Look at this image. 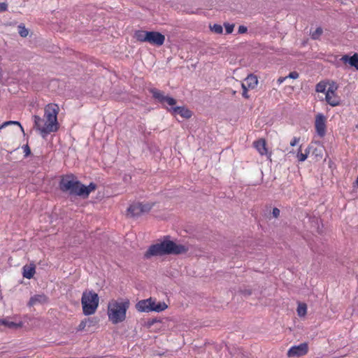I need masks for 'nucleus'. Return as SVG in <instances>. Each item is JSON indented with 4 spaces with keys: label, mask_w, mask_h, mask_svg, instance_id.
<instances>
[{
    "label": "nucleus",
    "mask_w": 358,
    "mask_h": 358,
    "mask_svg": "<svg viewBox=\"0 0 358 358\" xmlns=\"http://www.w3.org/2000/svg\"><path fill=\"white\" fill-rule=\"evenodd\" d=\"M82 183L77 180L73 174L63 176L59 182V189L63 192H69L70 194L79 196V190Z\"/></svg>",
    "instance_id": "423d86ee"
},
{
    "label": "nucleus",
    "mask_w": 358,
    "mask_h": 358,
    "mask_svg": "<svg viewBox=\"0 0 358 358\" xmlns=\"http://www.w3.org/2000/svg\"><path fill=\"white\" fill-rule=\"evenodd\" d=\"M253 146L261 156L268 155V158H271V154H268L266 142L264 138H259L257 141H254Z\"/></svg>",
    "instance_id": "4468645a"
},
{
    "label": "nucleus",
    "mask_w": 358,
    "mask_h": 358,
    "mask_svg": "<svg viewBox=\"0 0 358 358\" xmlns=\"http://www.w3.org/2000/svg\"><path fill=\"white\" fill-rule=\"evenodd\" d=\"M36 273V266L34 264L24 265L22 267V275L27 279H31Z\"/></svg>",
    "instance_id": "f3484780"
},
{
    "label": "nucleus",
    "mask_w": 358,
    "mask_h": 358,
    "mask_svg": "<svg viewBox=\"0 0 358 358\" xmlns=\"http://www.w3.org/2000/svg\"><path fill=\"white\" fill-rule=\"evenodd\" d=\"M247 31H248V28L246 27H245L243 25L239 26L238 31L239 34H245L247 32Z\"/></svg>",
    "instance_id": "f704fd0d"
},
{
    "label": "nucleus",
    "mask_w": 358,
    "mask_h": 358,
    "mask_svg": "<svg viewBox=\"0 0 358 358\" xmlns=\"http://www.w3.org/2000/svg\"><path fill=\"white\" fill-rule=\"evenodd\" d=\"M48 302V297L44 294H35L31 296L27 303L29 307L34 306L36 304H45Z\"/></svg>",
    "instance_id": "2eb2a0df"
},
{
    "label": "nucleus",
    "mask_w": 358,
    "mask_h": 358,
    "mask_svg": "<svg viewBox=\"0 0 358 358\" xmlns=\"http://www.w3.org/2000/svg\"><path fill=\"white\" fill-rule=\"evenodd\" d=\"M327 84L324 82H320L316 85L315 91L317 92L325 93L327 90Z\"/></svg>",
    "instance_id": "4be33fe9"
},
{
    "label": "nucleus",
    "mask_w": 358,
    "mask_h": 358,
    "mask_svg": "<svg viewBox=\"0 0 358 358\" xmlns=\"http://www.w3.org/2000/svg\"><path fill=\"white\" fill-rule=\"evenodd\" d=\"M152 96L157 99L160 103L163 105L166 109L169 108L167 106L171 108L175 107L176 104V100L173 97L164 95V92L158 89L153 88L150 90Z\"/></svg>",
    "instance_id": "1a4fd4ad"
},
{
    "label": "nucleus",
    "mask_w": 358,
    "mask_h": 358,
    "mask_svg": "<svg viewBox=\"0 0 358 358\" xmlns=\"http://www.w3.org/2000/svg\"><path fill=\"white\" fill-rule=\"evenodd\" d=\"M152 207V204L149 203H136L130 205L127 209V215L130 217H137L141 215L143 213H146L150 210Z\"/></svg>",
    "instance_id": "9d476101"
},
{
    "label": "nucleus",
    "mask_w": 358,
    "mask_h": 358,
    "mask_svg": "<svg viewBox=\"0 0 358 358\" xmlns=\"http://www.w3.org/2000/svg\"><path fill=\"white\" fill-rule=\"evenodd\" d=\"M287 78V76H285V77H280L278 80H277V83L278 85H281L283 82L285 81V80Z\"/></svg>",
    "instance_id": "c9c22d12"
},
{
    "label": "nucleus",
    "mask_w": 358,
    "mask_h": 358,
    "mask_svg": "<svg viewBox=\"0 0 358 358\" xmlns=\"http://www.w3.org/2000/svg\"><path fill=\"white\" fill-rule=\"evenodd\" d=\"M357 70H358V66H357Z\"/></svg>",
    "instance_id": "a19ab883"
},
{
    "label": "nucleus",
    "mask_w": 358,
    "mask_h": 358,
    "mask_svg": "<svg viewBox=\"0 0 358 358\" xmlns=\"http://www.w3.org/2000/svg\"><path fill=\"white\" fill-rule=\"evenodd\" d=\"M188 248L182 245H178L172 241H164L152 245L145 252L144 257L149 259L152 256H162L166 254L180 255L186 253Z\"/></svg>",
    "instance_id": "f03ea898"
},
{
    "label": "nucleus",
    "mask_w": 358,
    "mask_h": 358,
    "mask_svg": "<svg viewBox=\"0 0 358 358\" xmlns=\"http://www.w3.org/2000/svg\"><path fill=\"white\" fill-rule=\"evenodd\" d=\"M8 9V5L6 3H0V13L6 11Z\"/></svg>",
    "instance_id": "2f4dec72"
},
{
    "label": "nucleus",
    "mask_w": 358,
    "mask_h": 358,
    "mask_svg": "<svg viewBox=\"0 0 358 358\" xmlns=\"http://www.w3.org/2000/svg\"><path fill=\"white\" fill-rule=\"evenodd\" d=\"M337 90L338 85L333 82L329 85L325 94L327 103L333 107L339 106L341 103V97L336 92Z\"/></svg>",
    "instance_id": "6e6552de"
},
{
    "label": "nucleus",
    "mask_w": 358,
    "mask_h": 358,
    "mask_svg": "<svg viewBox=\"0 0 358 358\" xmlns=\"http://www.w3.org/2000/svg\"><path fill=\"white\" fill-rule=\"evenodd\" d=\"M151 299H147L139 301L136 304V308L139 312H157L160 313L165 310L168 308V305L166 303H159L155 308L150 306Z\"/></svg>",
    "instance_id": "0eeeda50"
},
{
    "label": "nucleus",
    "mask_w": 358,
    "mask_h": 358,
    "mask_svg": "<svg viewBox=\"0 0 358 358\" xmlns=\"http://www.w3.org/2000/svg\"><path fill=\"white\" fill-rule=\"evenodd\" d=\"M99 299L98 294L93 291L85 290L81 298V304L84 315L94 314L99 306Z\"/></svg>",
    "instance_id": "20e7f679"
},
{
    "label": "nucleus",
    "mask_w": 358,
    "mask_h": 358,
    "mask_svg": "<svg viewBox=\"0 0 358 358\" xmlns=\"http://www.w3.org/2000/svg\"><path fill=\"white\" fill-rule=\"evenodd\" d=\"M167 110L171 112L172 115H180L182 117L185 119H189L192 115L191 110L185 106H176L167 108Z\"/></svg>",
    "instance_id": "ddd939ff"
},
{
    "label": "nucleus",
    "mask_w": 358,
    "mask_h": 358,
    "mask_svg": "<svg viewBox=\"0 0 358 358\" xmlns=\"http://www.w3.org/2000/svg\"><path fill=\"white\" fill-rule=\"evenodd\" d=\"M210 30L217 34H220L223 31V28L220 24H214L213 26H210Z\"/></svg>",
    "instance_id": "5701e85b"
},
{
    "label": "nucleus",
    "mask_w": 358,
    "mask_h": 358,
    "mask_svg": "<svg viewBox=\"0 0 358 358\" xmlns=\"http://www.w3.org/2000/svg\"><path fill=\"white\" fill-rule=\"evenodd\" d=\"M308 351V345L306 343H303L299 345H294L290 348L287 352L289 357H301L306 355Z\"/></svg>",
    "instance_id": "f8f14e48"
},
{
    "label": "nucleus",
    "mask_w": 358,
    "mask_h": 358,
    "mask_svg": "<svg viewBox=\"0 0 358 358\" xmlns=\"http://www.w3.org/2000/svg\"><path fill=\"white\" fill-rule=\"evenodd\" d=\"M309 153H310V150H309V149H306V150H305V152H304L303 154H307V157H308V155H309Z\"/></svg>",
    "instance_id": "4c0bfd02"
},
{
    "label": "nucleus",
    "mask_w": 358,
    "mask_h": 358,
    "mask_svg": "<svg viewBox=\"0 0 358 358\" xmlns=\"http://www.w3.org/2000/svg\"><path fill=\"white\" fill-rule=\"evenodd\" d=\"M129 304L130 303L128 299L112 300L110 301L108 305L107 311L108 320L115 324L124 321Z\"/></svg>",
    "instance_id": "7ed1b4c3"
},
{
    "label": "nucleus",
    "mask_w": 358,
    "mask_h": 358,
    "mask_svg": "<svg viewBox=\"0 0 358 358\" xmlns=\"http://www.w3.org/2000/svg\"><path fill=\"white\" fill-rule=\"evenodd\" d=\"M287 76V78H292V79H297L299 76V74L296 71H292L289 73Z\"/></svg>",
    "instance_id": "c756f323"
},
{
    "label": "nucleus",
    "mask_w": 358,
    "mask_h": 358,
    "mask_svg": "<svg viewBox=\"0 0 358 358\" xmlns=\"http://www.w3.org/2000/svg\"><path fill=\"white\" fill-rule=\"evenodd\" d=\"M341 60L343 62H348L349 64L354 66L357 70L358 67V54L355 53L352 57H348V55H344L342 57Z\"/></svg>",
    "instance_id": "6ab92c4d"
},
{
    "label": "nucleus",
    "mask_w": 358,
    "mask_h": 358,
    "mask_svg": "<svg viewBox=\"0 0 358 358\" xmlns=\"http://www.w3.org/2000/svg\"><path fill=\"white\" fill-rule=\"evenodd\" d=\"M18 28H19V34L22 37H26L28 35L29 31L24 26L20 25L18 27Z\"/></svg>",
    "instance_id": "bb28decb"
},
{
    "label": "nucleus",
    "mask_w": 358,
    "mask_h": 358,
    "mask_svg": "<svg viewBox=\"0 0 358 358\" xmlns=\"http://www.w3.org/2000/svg\"><path fill=\"white\" fill-rule=\"evenodd\" d=\"M280 210L278 208H274L272 211L273 216L275 218L278 217L280 215Z\"/></svg>",
    "instance_id": "72a5a7b5"
},
{
    "label": "nucleus",
    "mask_w": 358,
    "mask_h": 358,
    "mask_svg": "<svg viewBox=\"0 0 358 358\" xmlns=\"http://www.w3.org/2000/svg\"><path fill=\"white\" fill-rule=\"evenodd\" d=\"M3 323V319H0V327H2Z\"/></svg>",
    "instance_id": "58836bf2"
},
{
    "label": "nucleus",
    "mask_w": 358,
    "mask_h": 358,
    "mask_svg": "<svg viewBox=\"0 0 358 358\" xmlns=\"http://www.w3.org/2000/svg\"><path fill=\"white\" fill-rule=\"evenodd\" d=\"M241 87H242V89H243V92H242V96L245 98V99H249L250 98V96L248 93V91L250 90L249 88L246 87L244 86V85H241Z\"/></svg>",
    "instance_id": "cd10ccee"
},
{
    "label": "nucleus",
    "mask_w": 358,
    "mask_h": 358,
    "mask_svg": "<svg viewBox=\"0 0 358 358\" xmlns=\"http://www.w3.org/2000/svg\"><path fill=\"white\" fill-rule=\"evenodd\" d=\"M134 37L138 41L148 42L151 45L161 46L165 41V36L158 31H148L138 30L134 34Z\"/></svg>",
    "instance_id": "39448f33"
},
{
    "label": "nucleus",
    "mask_w": 358,
    "mask_h": 358,
    "mask_svg": "<svg viewBox=\"0 0 358 358\" xmlns=\"http://www.w3.org/2000/svg\"><path fill=\"white\" fill-rule=\"evenodd\" d=\"M296 312L299 317H304L307 313V305L304 303H299Z\"/></svg>",
    "instance_id": "412c9836"
},
{
    "label": "nucleus",
    "mask_w": 358,
    "mask_h": 358,
    "mask_svg": "<svg viewBox=\"0 0 358 358\" xmlns=\"http://www.w3.org/2000/svg\"><path fill=\"white\" fill-rule=\"evenodd\" d=\"M24 151L25 152L26 156L29 155L31 153L30 148L27 145L24 147Z\"/></svg>",
    "instance_id": "e433bc0d"
},
{
    "label": "nucleus",
    "mask_w": 358,
    "mask_h": 358,
    "mask_svg": "<svg viewBox=\"0 0 358 358\" xmlns=\"http://www.w3.org/2000/svg\"><path fill=\"white\" fill-rule=\"evenodd\" d=\"M299 141H300L299 137H294L290 142V145L295 146L299 142Z\"/></svg>",
    "instance_id": "473e14b6"
},
{
    "label": "nucleus",
    "mask_w": 358,
    "mask_h": 358,
    "mask_svg": "<svg viewBox=\"0 0 358 358\" xmlns=\"http://www.w3.org/2000/svg\"><path fill=\"white\" fill-rule=\"evenodd\" d=\"M149 299H151V301H150V306L151 307H153V308H155L156 306H157L159 303H162V301H157V299H155V298H149Z\"/></svg>",
    "instance_id": "c85d7f7f"
},
{
    "label": "nucleus",
    "mask_w": 358,
    "mask_h": 358,
    "mask_svg": "<svg viewBox=\"0 0 358 358\" xmlns=\"http://www.w3.org/2000/svg\"><path fill=\"white\" fill-rule=\"evenodd\" d=\"M296 157L299 162H304L307 159V154H303L301 152V145H300L298 150Z\"/></svg>",
    "instance_id": "393cba45"
},
{
    "label": "nucleus",
    "mask_w": 358,
    "mask_h": 358,
    "mask_svg": "<svg viewBox=\"0 0 358 358\" xmlns=\"http://www.w3.org/2000/svg\"><path fill=\"white\" fill-rule=\"evenodd\" d=\"M86 324H87V322L85 320H83L80 322V323L79 324L78 327V331H83L85 329V327H86Z\"/></svg>",
    "instance_id": "7c9ffc66"
},
{
    "label": "nucleus",
    "mask_w": 358,
    "mask_h": 358,
    "mask_svg": "<svg viewBox=\"0 0 358 358\" xmlns=\"http://www.w3.org/2000/svg\"><path fill=\"white\" fill-rule=\"evenodd\" d=\"M59 112V106L56 103H50L45 106L43 117L36 115L33 116L34 128L38 131L43 138H45L50 134L58 131L59 128L57 121Z\"/></svg>",
    "instance_id": "f257e3e1"
},
{
    "label": "nucleus",
    "mask_w": 358,
    "mask_h": 358,
    "mask_svg": "<svg viewBox=\"0 0 358 358\" xmlns=\"http://www.w3.org/2000/svg\"><path fill=\"white\" fill-rule=\"evenodd\" d=\"M355 183H356V185L358 187V176H357V180L355 181Z\"/></svg>",
    "instance_id": "ea45409f"
},
{
    "label": "nucleus",
    "mask_w": 358,
    "mask_h": 358,
    "mask_svg": "<svg viewBox=\"0 0 358 358\" xmlns=\"http://www.w3.org/2000/svg\"><path fill=\"white\" fill-rule=\"evenodd\" d=\"M327 117L322 113H318L315 116V129L317 135L322 138L325 136L327 131Z\"/></svg>",
    "instance_id": "9b49d317"
},
{
    "label": "nucleus",
    "mask_w": 358,
    "mask_h": 358,
    "mask_svg": "<svg viewBox=\"0 0 358 358\" xmlns=\"http://www.w3.org/2000/svg\"><path fill=\"white\" fill-rule=\"evenodd\" d=\"M322 32H323L322 29L321 27H317L315 29V31H314L313 32L311 33V34H310L311 38L314 40H317L320 37Z\"/></svg>",
    "instance_id": "b1692460"
},
{
    "label": "nucleus",
    "mask_w": 358,
    "mask_h": 358,
    "mask_svg": "<svg viewBox=\"0 0 358 358\" xmlns=\"http://www.w3.org/2000/svg\"><path fill=\"white\" fill-rule=\"evenodd\" d=\"M96 189V185L94 182H90L88 186L81 185V187L79 190V196L83 198H87L90 194Z\"/></svg>",
    "instance_id": "dca6fc26"
},
{
    "label": "nucleus",
    "mask_w": 358,
    "mask_h": 358,
    "mask_svg": "<svg viewBox=\"0 0 358 358\" xmlns=\"http://www.w3.org/2000/svg\"><path fill=\"white\" fill-rule=\"evenodd\" d=\"M225 31L227 34H231L234 31V24L224 23Z\"/></svg>",
    "instance_id": "a878e982"
},
{
    "label": "nucleus",
    "mask_w": 358,
    "mask_h": 358,
    "mask_svg": "<svg viewBox=\"0 0 358 358\" xmlns=\"http://www.w3.org/2000/svg\"><path fill=\"white\" fill-rule=\"evenodd\" d=\"M3 323L2 327H3L4 328L15 329L20 328L22 326V322L16 323V322L10 321L8 320V318H3Z\"/></svg>",
    "instance_id": "aec40b11"
},
{
    "label": "nucleus",
    "mask_w": 358,
    "mask_h": 358,
    "mask_svg": "<svg viewBox=\"0 0 358 358\" xmlns=\"http://www.w3.org/2000/svg\"><path fill=\"white\" fill-rule=\"evenodd\" d=\"M257 77L253 74L248 75V77L241 83V85H244L245 87L251 90L255 89L257 87Z\"/></svg>",
    "instance_id": "a211bd4d"
}]
</instances>
